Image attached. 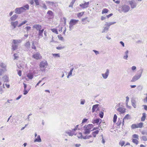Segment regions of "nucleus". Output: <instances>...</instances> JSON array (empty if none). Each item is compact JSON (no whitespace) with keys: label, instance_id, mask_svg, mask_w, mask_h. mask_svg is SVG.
Returning a JSON list of instances; mask_svg holds the SVG:
<instances>
[{"label":"nucleus","instance_id":"27","mask_svg":"<svg viewBox=\"0 0 147 147\" xmlns=\"http://www.w3.org/2000/svg\"><path fill=\"white\" fill-rule=\"evenodd\" d=\"M3 80L5 82H7L9 81V79L7 76H4L2 78Z\"/></svg>","mask_w":147,"mask_h":147},{"label":"nucleus","instance_id":"51","mask_svg":"<svg viewBox=\"0 0 147 147\" xmlns=\"http://www.w3.org/2000/svg\"><path fill=\"white\" fill-rule=\"evenodd\" d=\"M25 29L26 30V31L28 32L31 29V27L30 26H27L25 28Z\"/></svg>","mask_w":147,"mask_h":147},{"label":"nucleus","instance_id":"16","mask_svg":"<svg viewBox=\"0 0 147 147\" xmlns=\"http://www.w3.org/2000/svg\"><path fill=\"white\" fill-rule=\"evenodd\" d=\"M78 21V20L72 19L70 20L69 24H71L73 26L76 24Z\"/></svg>","mask_w":147,"mask_h":147},{"label":"nucleus","instance_id":"54","mask_svg":"<svg viewBox=\"0 0 147 147\" xmlns=\"http://www.w3.org/2000/svg\"><path fill=\"white\" fill-rule=\"evenodd\" d=\"M65 48L64 46L58 47H56L57 49L58 50H61Z\"/></svg>","mask_w":147,"mask_h":147},{"label":"nucleus","instance_id":"33","mask_svg":"<svg viewBox=\"0 0 147 147\" xmlns=\"http://www.w3.org/2000/svg\"><path fill=\"white\" fill-rule=\"evenodd\" d=\"M18 45L16 44H13L12 45V49L13 51H15L17 49Z\"/></svg>","mask_w":147,"mask_h":147},{"label":"nucleus","instance_id":"1","mask_svg":"<svg viewBox=\"0 0 147 147\" xmlns=\"http://www.w3.org/2000/svg\"><path fill=\"white\" fill-rule=\"evenodd\" d=\"M29 9V5L28 4H26L22 7L16 8L15 10V12L17 14H20L25 12L26 10Z\"/></svg>","mask_w":147,"mask_h":147},{"label":"nucleus","instance_id":"4","mask_svg":"<svg viewBox=\"0 0 147 147\" xmlns=\"http://www.w3.org/2000/svg\"><path fill=\"white\" fill-rule=\"evenodd\" d=\"M120 103H119L117 104L115 107V108H116L117 107H119L118 108L116 109L117 111L119 112L120 113L123 114L125 112L126 109L125 108L120 107Z\"/></svg>","mask_w":147,"mask_h":147},{"label":"nucleus","instance_id":"26","mask_svg":"<svg viewBox=\"0 0 147 147\" xmlns=\"http://www.w3.org/2000/svg\"><path fill=\"white\" fill-rule=\"evenodd\" d=\"M44 31V29H42V30H39V31H38V34L39 36H40V37H43V36L42 34H43Z\"/></svg>","mask_w":147,"mask_h":147},{"label":"nucleus","instance_id":"23","mask_svg":"<svg viewBox=\"0 0 147 147\" xmlns=\"http://www.w3.org/2000/svg\"><path fill=\"white\" fill-rule=\"evenodd\" d=\"M18 17V16L16 14H14L10 18V20L11 21H14Z\"/></svg>","mask_w":147,"mask_h":147},{"label":"nucleus","instance_id":"9","mask_svg":"<svg viewBox=\"0 0 147 147\" xmlns=\"http://www.w3.org/2000/svg\"><path fill=\"white\" fill-rule=\"evenodd\" d=\"M40 68H45L47 65V63L46 61H42L41 62L40 64Z\"/></svg>","mask_w":147,"mask_h":147},{"label":"nucleus","instance_id":"53","mask_svg":"<svg viewBox=\"0 0 147 147\" xmlns=\"http://www.w3.org/2000/svg\"><path fill=\"white\" fill-rule=\"evenodd\" d=\"M100 126V125H99L98 126V127H94L93 129L92 130H96V129H98L99 130H100V128L99 127Z\"/></svg>","mask_w":147,"mask_h":147},{"label":"nucleus","instance_id":"50","mask_svg":"<svg viewBox=\"0 0 147 147\" xmlns=\"http://www.w3.org/2000/svg\"><path fill=\"white\" fill-rule=\"evenodd\" d=\"M80 134L81 135V136L84 139H86L88 138H87V136H82V133H80Z\"/></svg>","mask_w":147,"mask_h":147},{"label":"nucleus","instance_id":"3","mask_svg":"<svg viewBox=\"0 0 147 147\" xmlns=\"http://www.w3.org/2000/svg\"><path fill=\"white\" fill-rule=\"evenodd\" d=\"M94 125L92 124H89L87 125H84V131L83 134L86 135L89 134L91 130V129L93 127Z\"/></svg>","mask_w":147,"mask_h":147},{"label":"nucleus","instance_id":"18","mask_svg":"<svg viewBox=\"0 0 147 147\" xmlns=\"http://www.w3.org/2000/svg\"><path fill=\"white\" fill-rule=\"evenodd\" d=\"M38 42L36 41H33L32 42V45L31 46V48L32 49L36 50V47L35 46V45H37V44Z\"/></svg>","mask_w":147,"mask_h":147},{"label":"nucleus","instance_id":"64","mask_svg":"<svg viewBox=\"0 0 147 147\" xmlns=\"http://www.w3.org/2000/svg\"><path fill=\"white\" fill-rule=\"evenodd\" d=\"M146 96L145 98H144V102H147V94H146Z\"/></svg>","mask_w":147,"mask_h":147},{"label":"nucleus","instance_id":"62","mask_svg":"<svg viewBox=\"0 0 147 147\" xmlns=\"http://www.w3.org/2000/svg\"><path fill=\"white\" fill-rule=\"evenodd\" d=\"M85 102V100L84 99L83 100H81L80 102V104L81 105H84Z\"/></svg>","mask_w":147,"mask_h":147},{"label":"nucleus","instance_id":"57","mask_svg":"<svg viewBox=\"0 0 147 147\" xmlns=\"http://www.w3.org/2000/svg\"><path fill=\"white\" fill-rule=\"evenodd\" d=\"M88 120V119L84 118V119L82 121V123L81 124H82L83 123H85Z\"/></svg>","mask_w":147,"mask_h":147},{"label":"nucleus","instance_id":"32","mask_svg":"<svg viewBox=\"0 0 147 147\" xmlns=\"http://www.w3.org/2000/svg\"><path fill=\"white\" fill-rule=\"evenodd\" d=\"M30 89V87L29 88H28L27 89H24V93L23 94L24 95H25L29 91Z\"/></svg>","mask_w":147,"mask_h":147},{"label":"nucleus","instance_id":"13","mask_svg":"<svg viewBox=\"0 0 147 147\" xmlns=\"http://www.w3.org/2000/svg\"><path fill=\"white\" fill-rule=\"evenodd\" d=\"M89 4V2H85L84 3L82 4H80V6L83 9H85L88 7Z\"/></svg>","mask_w":147,"mask_h":147},{"label":"nucleus","instance_id":"20","mask_svg":"<svg viewBox=\"0 0 147 147\" xmlns=\"http://www.w3.org/2000/svg\"><path fill=\"white\" fill-rule=\"evenodd\" d=\"M129 53V51L128 50H127L124 53V55L123 57V59L125 60H127V58L128 57V53Z\"/></svg>","mask_w":147,"mask_h":147},{"label":"nucleus","instance_id":"6","mask_svg":"<svg viewBox=\"0 0 147 147\" xmlns=\"http://www.w3.org/2000/svg\"><path fill=\"white\" fill-rule=\"evenodd\" d=\"M109 69H107L106 72L105 73H102L101 74V75L103 78L104 79H107L109 74Z\"/></svg>","mask_w":147,"mask_h":147},{"label":"nucleus","instance_id":"46","mask_svg":"<svg viewBox=\"0 0 147 147\" xmlns=\"http://www.w3.org/2000/svg\"><path fill=\"white\" fill-rule=\"evenodd\" d=\"M143 140L144 141H147V136H143L142 137Z\"/></svg>","mask_w":147,"mask_h":147},{"label":"nucleus","instance_id":"48","mask_svg":"<svg viewBox=\"0 0 147 147\" xmlns=\"http://www.w3.org/2000/svg\"><path fill=\"white\" fill-rule=\"evenodd\" d=\"M52 30L53 32L56 33L57 34H58V32L56 29L53 28L52 29Z\"/></svg>","mask_w":147,"mask_h":147},{"label":"nucleus","instance_id":"35","mask_svg":"<svg viewBox=\"0 0 147 147\" xmlns=\"http://www.w3.org/2000/svg\"><path fill=\"white\" fill-rule=\"evenodd\" d=\"M146 118V115L145 113H143V116L141 118V121H145Z\"/></svg>","mask_w":147,"mask_h":147},{"label":"nucleus","instance_id":"40","mask_svg":"<svg viewBox=\"0 0 147 147\" xmlns=\"http://www.w3.org/2000/svg\"><path fill=\"white\" fill-rule=\"evenodd\" d=\"M57 37L59 39L62 41H64V40L63 37L61 36V35H59L57 36Z\"/></svg>","mask_w":147,"mask_h":147},{"label":"nucleus","instance_id":"24","mask_svg":"<svg viewBox=\"0 0 147 147\" xmlns=\"http://www.w3.org/2000/svg\"><path fill=\"white\" fill-rule=\"evenodd\" d=\"M131 103L132 106L134 108L136 107V101L134 99H132L131 100Z\"/></svg>","mask_w":147,"mask_h":147},{"label":"nucleus","instance_id":"22","mask_svg":"<svg viewBox=\"0 0 147 147\" xmlns=\"http://www.w3.org/2000/svg\"><path fill=\"white\" fill-rule=\"evenodd\" d=\"M41 140L40 138V135H38L36 139L34 141V142H41Z\"/></svg>","mask_w":147,"mask_h":147},{"label":"nucleus","instance_id":"36","mask_svg":"<svg viewBox=\"0 0 147 147\" xmlns=\"http://www.w3.org/2000/svg\"><path fill=\"white\" fill-rule=\"evenodd\" d=\"M28 22L27 20H25L24 21L22 22L21 23H20L18 26V27H20L22 26V25L25 24Z\"/></svg>","mask_w":147,"mask_h":147},{"label":"nucleus","instance_id":"14","mask_svg":"<svg viewBox=\"0 0 147 147\" xmlns=\"http://www.w3.org/2000/svg\"><path fill=\"white\" fill-rule=\"evenodd\" d=\"M18 24V22L17 21L15 22H11V24L12 26V29H14L16 27Z\"/></svg>","mask_w":147,"mask_h":147},{"label":"nucleus","instance_id":"37","mask_svg":"<svg viewBox=\"0 0 147 147\" xmlns=\"http://www.w3.org/2000/svg\"><path fill=\"white\" fill-rule=\"evenodd\" d=\"M65 133L67 134L69 136H72L74 135V134L71 132V131H66Z\"/></svg>","mask_w":147,"mask_h":147},{"label":"nucleus","instance_id":"55","mask_svg":"<svg viewBox=\"0 0 147 147\" xmlns=\"http://www.w3.org/2000/svg\"><path fill=\"white\" fill-rule=\"evenodd\" d=\"M36 5H39V3L38 0H34Z\"/></svg>","mask_w":147,"mask_h":147},{"label":"nucleus","instance_id":"59","mask_svg":"<svg viewBox=\"0 0 147 147\" xmlns=\"http://www.w3.org/2000/svg\"><path fill=\"white\" fill-rule=\"evenodd\" d=\"M126 100L125 101V103H128L129 100V98L128 97V96H127L126 97Z\"/></svg>","mask_w":147,"mask_h":147},{"label":"nucleus","instance_id":"11","mask_svg":"<svg viewBox=\"0 0 147 147\" xmlns=\"http://www.w3.org/2000/svg\"><path fill=\"white\" fill-rule=\"evenodd\" d=\"M48 15V19H51L54 17V14L53 12L51 10H49L48 11L47 13Z\"/></svg>","mask_w":147,"mask_h":147},{"label":"nucleus","instance_id":"31","mask_svg":"<svg viewBox=\"0 0 147 147\" xmlns=\"http://www.w3.org/2000/svg\"><path fill=\"white\" fill-rule=\"evenodd\" d=\"M99 130H97L94 131H93L92 133V134L94 137H96V134H98L99 133Z\"/></svg>","mask_w":147,"mask_h":147},{"label":"nucleus","instance_id":"52","mask_svg":"<svg viewBox=\"0 0 147 147\" xmlns=\"http://www.w3.org/2000/svg\"><path fill=\"white\" fill-rule=\"evenodd\" d=\"M74 69V68H72L69 71V72L68 73V74L69 75H70L71 76L72 75V72L73 71Z\"/></svg>","mask_w":147,"mask_h":147},{"label":"nucleus","instance_id":"63","mask_svg":"<svg viewBox=\"0 0 147 147\" xmlns=\"http://www.w3.org/2000/svg\"><path fill=\"white\" fill-rule=\"evenodd\" d=\"M113 13H110L109 14V15H107L106 16V17L107 18H108L110 17L111 16H113Z\"/></svg>","mask_w":147,"mask_h":147},{"label":"nucleus","instance_id":"34","mask_svg":"<svg viewBox=\"0 0 147 147\" xmlns=\"http://www.w3.org/2000/svg\"><path fill=\"white\" fill-rule=\"evenodd\" d=\"M27 76L30 80L32 79L33 78V75L31 73L28 74L27 75Z\"/></svg>","mask_w":147,"mask_h":147},{"label":"nucleus","instance_id":"5","mask_svg":"<svg viewBox=\"0 0 147 147\" xmlns=\"http://www.w3.org/2000/svg\"><path fill=\"white\" fill-rule=\"evenodd\" d=\"M143 123L141 122L138 124H133L131 125V127L133 129L138 128H141L143 126Z\"/></svg>","mask_w":147,"mask_h":147},{"label":"nucleus","instance_id":"41","mask_svg":"<svg viewBox=\"0 0 147 147\" xmlns=\"http://www.w3.org/2000/svg\"><path fill=\"white\" fill-rule=\"evenodd\" d=\"M130 119V117L129 115V114H127L125 116L123 119L124 120L125 119Z\"/></svg>","mask_w":147,"mask_h":147},{"label":"nucleus","instance_id":"2","mask_svg":"<svg viewBox=\"0 0 147 147\" xmlns=\"http://www.w3.org/2000/svg\"><path fill=\"white\" fill-rule=\"evenodd\" d=\"M143 70L144 69L142 67H140V70L138 71V73L133 77L131 82H134L139 79L142 76Z\"/></svg>","mask_w":147,"mask_h":147},{"label":"nucleus","instance_id":"28","mask_svg":"<svg viewBox=\"0 0 147 147\" xmlns=\"http://www.w3.org/2000/svg\"><path fill=\"white\" fill-rule=\"evenodd\" d=\"M99 105V104H96L94 105L93 106L92 109V112H94L95 111V109H96L97 107H98Z\"/></svg>","mask_w":147,"mask_h":147},{"label":"nucleus","instance_id":"42","mask_svg":"<svg viewBox=\"0 0 147 147\" xmlns=\"http://www.w3.org/2000/svg\"><path fill=\"white\" fill-rule=\"evenodd\" d=\"M125 144V141H120L119 142V145L121 146H123Z\"/></svg>","mask_w":147,"mask_h":147},{"label":"nucleus","instance_id":"43","mask_svg":"<svg viewBox=\"0 0 147 147\" xmlns=\"http://www.w3.org/2000/svg\"><path fill=\"white\" fill-rule=\"evenodd\" d=\"M117 118V116L116 114H115L114 116L113 122L114 123H115L116 121V120Z\"/></svg>","mask_w":147,"mask_h":147},{"label":"nucleus","instance_id":"21","mask_svg":"<svg viewBox=\"0 0 147 147\" xmlns=\"http://www.w3.org/2000/svg\"><path fill=\"white\" fill-rule=\"evenodd\" d=\"M109 27L107 26H106V27H104L103 29V30L102 32V33H107L109 31Z\"/></svg>","mask_w":147,"mask_h":147},{"label":"nucleus","instance_id":"7","mask_svg":"<svg viewBox=\"0 0 147 147\" xmlns=\"http://www.w3.org/2000/svg\"><path fill=\"white\" fill-rule=\"evenodd\" d=\"M101 119L100 118L94 119L92 120V122L93 124L96 123L97 124L100 125L101 122Z\"/></svg>","mask_w":147,"mask_h":147},{"label":"nucleus","instance_id":"49","mask_svg":"<svg viewBox=\"0 0 147 147\" xmlns=\"http://www.w3.org/2000/svg\"><path fill=\"white\" fill-rule=\"evenodd\" d=\"M14 59H17L18 58V55L17 54L15 53L14 54Z\"/></svg>","mask_w":147,"mask_h":147},{"label":"nucleus","instance_id":"15","mask_svg":"<svg viewBox=\"0 0 147 147\" xmlns=\"http://www.w3.org/2000/svg\"><path fill=\"white\" fill-rule=\"evenodd\" d=\"M30 44L29 42H26L24 45L25 49L26 51H28L30 48Z\"/></svg>","mask_w":147,"mask_h":147},{"label":"nucleus","instance_id":"47","mask_svg":"<svg viewBox=\"0 0 147 147\" xmlns=\"http://www.w3.org/2000/svg\"><path fill=\"white\" fill-rule=\"evenodd\" d=\"M104 113L103 112L101 111L100 112L99 114V117L101 118H102L103 117Z\"/></svg>","mask_w":147,"mask_h":147},{"label":"nucleus","instance_id":"12","mask_svg":"<svg viewBox=\"0 0 147 147\" xmlns=\"http://www.w3.org/2000/svg\"><path fill=\"white\" fill-rule=\"evenodd\" d=\"M129 4L131 6L132 9L136 7L137 6V4L134 1H129Z\"/></svg>","mask_w":147,"mask_h":147},{"label":"nucleus","instance_id":"19","mask_svg":"<svg viewBox=\"0 0 147 147\" xmlns=\"http://www.w3.org/2000/svg\"><path fill=\"white\" fill-rule=\"evenodd\" d=\"M6 65L5 64L1 62H0V66L1 68H3L4 71L7 70L6 69Z\"/></svg>","mask_w":147,"mask_h":147},{"label":"nucleus","instance_id":"10","mask_svg":"<svg viewBox=\"0 0 147 147\" xmlns=\"http://www.w3.org/2000/svg\"><path fill=\"white\" fill-rule=\"evenodd\" d=\"M32 57L36 59H38L41 58V56L39 53L37 52L35 54L33 55Z\"/></svg>","mask_w":147,"mask_h":147},{"label":"nucleus","instance_id":"44","mask_svg":"<svg viewBox=\"0 0 147 147\" xmlns=\"http://www.w3.org/2000/svg\"><path fill=\"white\" fill-rule=\"evenodd\" d=\"M84 12H82L78 14L77 16L78 18L81 17L84 14Z\"/></svg>","mask_w":147,"mask_h":147},{"label":"nucleus","instance_id":"61","mask_svg":"<svg viewBox=\"0 0 147 147\" xmlns=\"http://www.w3.org/2000/svg\"><path fill=\"white\" fill-rule=\"evenodd\" d=\"M136 69V67L134 66H133L131 67V69L133 71L135 70Z\"/></svg>","mask_w":147,"mask_h":147},{"label":"nucleus","instance_id":"45","mask_svg":"<svg viewBox=\"0 0 147 147\" xmlns=\"http://www.w3.org/2000/svg\"><path fill=\"white\" fill-rule=\"evenodd\" d=\"M132 137L134 138H135L137 139H139V136L136 134H134L133 135Z\"/></svg>","mask_w":147,"mask_h":147},{"label":"nucleus","instance_id":"30","mask_svg":"<svg viewBox=\"0 0 147 147\" xmlns=\"http://www.w3.org/2000/svg\"><path fill=\"white\" fill-rule=\"evenodd\" d=\"M46 2L47 4H48L49 5L52 6H53L55 4V3L54 2L52 1H46Z\"/></svg>","mask_w":147,"mask_h":147},{"label":"nucleus","instance_id":"38","mask_svg":"<svg viewBox=\"0 0 147 147\" xmlns=\"http://www.w3.org/2000/svg\"><path fill=\"white\" fill-rule=\"evenodd\" d=\"M108 11L109 10L108 9L106 8H105L104 9L102 10V14L107 13L108 12Z\"/></svg>","mask_w":147,"mask_h":147},{"label":"nucleus","instance_id":"17","mask_svg":"<svg viewBox=\"0 0 147 147\" xmlns=\"http://www.w3.org/2000/svg\"><path fill=\"white\" fill-rule=\"evenodd\" d=\"M33 28H35L37 30L39 31V30H41L42 26L41 25L38 24H35L33 26Z\"/></svg>","mask_w":147,"mask_h":147},{"label":"nucleus","instance_id":"56","mask_svg":"<svg viewBox=\"0 0 147 147\" xmlns=\"http://www.w3.org/2000/svg\"><path fill=\"white\" fill-rule=\"evenodd\" d=\"M53 56L55 57H60L59 55V54H53Z\"/></svg>","mask_w":147,"mask_h":147},{"label":"nucleus","instance_id":"39","mask_svg":"<svg viewBox=\"0 0 147 147\" xmlns=\"http://www.w3.org/2000/svg\"><path fill=\"white\" fill-rule=\"evenodd\" d=\"M132 142L136 145H137L138 143V141L137 139H133L132 140Z\"/></svg>","mask_w":147,"mask_h":147},{"label":"nucleus","instance_id":"60","mask_svg":"<svg viewBox=\"0 0 147 147\" xmlns=\"http://www.w3.org/2000/svg\"><path fill=\"white\" fill-rule=\"evenodd\" d=\"M18 74L19 76H21L22 75V71L21 70H19L18 71Z\"/></svg>","mask_w":147,"mask_h":147},{"label":"nucleus","instance_id":"25","mask_svg":"<svg viewBox=\"0 0 147 147\" xmlns=\"http://www.w3.org/2000/svg\"><path fill=\"white\" fill-rule=\"evenodd\" d=\"M22 42V40H15L13 39V42L14 44H16L20 43Z\"/></svg>","mask_w":147,"mask_h":147},{"label":"nucleus","instance_id":"29","mask_svg":"<svg viewBox=\"0 0 147 147\" xmlns=\"http://www.w3.org/2000/svg\"><path fill=\"white\" fill-rule=\"evenodd\" d=\"M115 22H111L109 23H108L107 22H106V24H105V26H107L109 28V27L110 26L116 23Z\"/></svg>","mask_w":147,"mask_h":147},{"label":"nucleus","instance_id":"8","mask_svg":"<svg viewBox=\"0 0 147 147\" xmlns=\"http://www.w3.org/2000/svg\"><path fill=\"white\" fill-rule=\"evenodd\" d=\"M122 11L124 12H127L130 9V7L127 5H125L122 8Z\"/></svg>","mask_w":147,"mask_h":147},{"label":"nucleus","instance_id":"58","mask_svg":"<svg viewBox=\"0 0 147 147\" xmlns=\"http://www.w3.org/2000/svg\"><path fill=\"white\" fill-rule=\"evenodd\" d=\"M93 51L95 53L96 55L98 54L99 53L98 51H96V50H93Z\"/></svg>","mask_w":147,"mask_h":147}]
</instances>
